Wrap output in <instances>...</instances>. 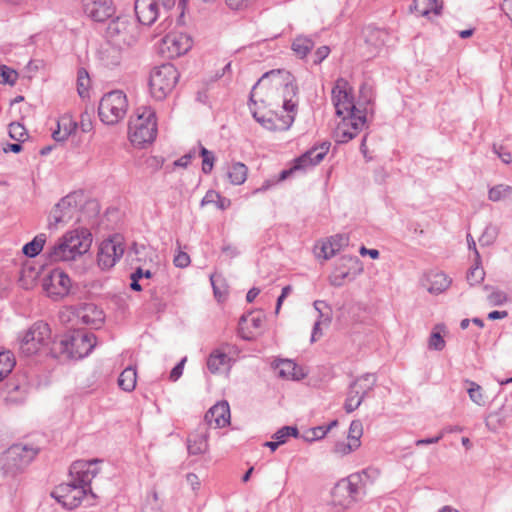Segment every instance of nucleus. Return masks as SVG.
<instances>
[{"instance_id": "7ed1b4c3", "label": "nucleus", "mask_w": 512, "mask_h": 512, "mask_svg": "<svg viewBox=\"0 0 512 512\" xmlns=\"http://www.w3.org/2000/svg\"><path fill=\"white\" fill-rule=\"evenodd\" d=\"M266 81H271V83L276 87L283 88V110L287 112V114L296 115L298 100H294L297 98L299 89L298 85L295 82V77L287 70L284 69H275L270 70L262 75V77L257 81V83L253 86L252 91L250 93L249 105L256 104L254 100V92L257 87Z\"/></svg>"}, {"instance_id": "dca6fc26", "label": "nucleus", "mask_w": 512, "mask_h": 512, "mask_svg": "<svg viewBox=\"0 0 512 512\" xmlns=\"http://www.w3.org/2000/svg\"><path fill=\"white\" fill-rule=\"evenodd\" d=\"M330 146L329 141L313 145L309 150L294 159V169L306 170L308 167L318 165L327 155Z\"/></svg>"}, {"instance_id": "a878e982", "label": "nucleus", "mask_w": 512, "mask_h": 512, "mask_svg": "<svg viewBox=\"0 0 512 512\" xmlns=\"http://www.w3.org/2000/svg\"><path fill=\"white\" fill-rule=\"evenodd\" d=\"M342 122L344 126H348L358 134L366 123V113L365 111L356 108L342 116Z\"/></svg>"}, {"instance_id": "f257e3e1", "label": "nucleus", "mask_w": 512, "mask_h": 512, "mask_svg": "<svg viewBox=\"0 0 512 512\" xmlns=\"http://www.w3.org/2000/svg\"><path fill=\"white\" fill-rule=\"evenodd\" d=\"M92 234L86 228H79L65 233L49 247L45 253L49 262L72 261L90 249Z\"/></svg>"}, {"instance_id": "393cba45", "label": "nucleus", "mask_w": 512, "mask_h": 512, "mask_svg": "<svg viewBox=\"0 0 512 512\" xmlns=\"http://www.w3.org/2000/svg\"><path fill=\"white\" fill-rule=\"evenodd\" d=\"M411 10L419 12L421 16H428L430 13L440 15L443 9V1L439 0H413Z\"/></svg>"}, {"instance_id": "4c0bfd02", "label": "nucleus", "mask_w": 512, "mask_h": 512, "mask_svg": "<svg viewBox=\"0 0 512 512\" xmlns=\"http://www.w3.org/2000/svg\"><path fill=\"white\" fill-rule=\"evenodd\" d=\"M337 267H341V269L344 270L351 269L354 275H358L363 271L362 265L357 256H342L338 260Z\"/></svg>"}, {"instance_id": "bb28decb", "label": "nucleus", "mask_w": 512, "mask_h": 512, "mask_svg": "<svg viewBox=\"0 0 512 512\" xmlns=\"http://www.w3.org/2000/svg\"><path fill=\"white\" fill-rule=\"evenodd\" d=\"M358 381H353L349 385L347 398L344 403L346 413L354 412L363 402V396L360 395V390L357 389Z\"/></svg>"}, {"instance_id": "680f3d73", "label": "nucleus", "mask_w": 512, "mask_h": 512, "mask_svg": "<svg viewBox=\"0 0 512 512\" xmlns=\"http://www.w3.org/2000/svg\"><path fill=\"white\" fill-rule=\"evenodd\" d=\"M174 264L176 267L185 268L190 263V256L186 252L179 251L177 255H175Z\"/></svg>"}, {"instance_id": "a211bd4d", "label": "nucleus", "mask_w": 512, "mask_h": 512, "mask_svg": "<svg viewBox=\"0 0 512 512\" xmlns=\"http://www.w3.org/2000/svg\"><path fill=\"white\" fill-rule=\"evenodd\" d=\"M205 425L214 429L225 427L230 423V407L227 401L213 405L204 416Z\"/></svg>"}, {"instance_id": "6ab92c4d", "label": "nucleus", "mask_w": 512, "mask_h": 512, "mask_svg": "<svg viewBox=\"0 0 512 512\" xmlns=\"http://www.w3.org/2000/svg\"><path fill=\"white\" fill-rule=\"evenodd\" d=\"M134 10L138 22L146 26L152 25L159 15V5L156 0H136Z\"/></svg>"}, {"instance_id": "13d9d810", "label": "nucleus", "mask_w": 512, "mask_h": 512, "mask_svg": "<svg viewBox=\"0 0 512 512\" xmlns=\"http://www.w3.org/2000/svg\"><path fill=\"white\" fill-rule=\"evenodd\" d=\"M488 301L492 306H501L507 301V295L503 291L495 290L488 295Z\"/></svg>"}, {"instance_id": "4468645a", "label": "nucleus", "mask_w": 512, "mask_h": 512, "mask_svg": "<svg viewBox=\"0 0 512 512\" xmlns=\"http://www.w3.org/2000/svg\"><path fill=\"white\" fill-rule=\"evenodd\" d=\"M76 193H70L63 197L52 209L49 225L68 223L78 208Z\"/></svg>"}, {"instance_id": "39448f33", "label": "nucleus", "mask_w": 512, "mask_h": 512, "mask_svg": "<svg viewBox=\"0 0 512 512\" xmlns=\"http://www.w3.org/2000/svg\"><path fill=\"white\" fill-rule=\"evenodd\" d=\"M138 109V111H140ZM157 135L155 112L150 107H142V112L129 123V138L133 145L144 147L152 143Z\"/></svg>"}, {"instance_id": "72a5a7b5", "label": "nucleus", "mask_w": 512, "mask_h": 512, "mask_svg": "<svg viewBox=\"0 0 512 512\" xmlns=\"http://www.w3.org/2000/svg\"><path fill=\"white\" fill-rule=\"evenodd\" d=\"M314 47V41L306 36H298L292 42V50L300 58H304Z\"/></svg>"}, {"instance_id": "412c9836", "label": "nucleus", "mask_w": 512, "mask_h": 512, "mask_svg": "<svg viewBox=\"0 0 512 512\" xmlns=\"http://www.w3.org/2000/svg\"><path fill=\"white\" fill-rule=\"evenodd\" d=\"M164 44L167 45L171 57L181 56L187 53L192 47V39L185 34H169L164 38Z\"/></svg>"}, {"instance_id": "4be33fe9", "label": "nucleus", "mask_w": 512, "mask_h": 512, "mask_svg": "<svg viewBox=\"0 0 512 512\" xmlns=\"http://www.w3.org/2000/svg\"><path fill=\"white\" fill-rule=\"evenodd\" d=\"M257 122L271 131H286L292 126L294 122V114H286L281 116L276 114V120L272 117L267 118L265 116H261V118H257Z\"/></svg>"}, {"instance_id": "9d476101", "label": "nucleus", "mask_w": 512, "mask_h": 512, "mask_svg": "<svg viewBox=\"0 0 512 512\" xmlns=\"http://www.w3.org/2000/svg\"><path fill=\"white\" fill-rule=\"evenodd\" d=\"M125 251L124 238L121 234H113L103 240L99 246L97 262L102 270L112 268L123 256Z\"/></svg>"}, {"instance_id": "423d86ee", "label": "nucleus", "mask_w": 512, "mask_h": 512, "mask_svg": "<svg viewBox=\"0 0 512 512\" xmlns=\"http://www.w3.org/2000/svg\"><path fill=\"white\" fill-rule=\"evenodd\" d=\"M179 77L178 70L171 63L154 67L149 78L152 96L157 100H163L173 90Z\"/></svg>"}, {"instance_id": "c03bdc74", "label": "nucleus", "mask_w": 512, "mask_h": 512, "mask_svg": "<svg viewBox=\"0 0 512 512\" xmlns=\"http://www.w3.org/2000/svg\"><path fill=\"white\" fill-rule=\"evenodd\" d=\"M58 128H61L64 136H70L77 130L78 123L69 115H64L57 121Z\"/></svg>"}, {"instance_id": "0e129e2a", "label": "nucleus", "mask_w": 512, "mask_h": 512, "mask_svg": "<svg viewBox=\"0 0 512 512\" xmlns=\"http://www.w3.org/2000/svg\"><path fill=\"white\" fill-rule=\"evenodd\" d=\"M59 503L68 510H73L80 505V502H77L75 496H72L71 493L64 496Z\"/></svg>"}, {"instance_id": "e433bc0d", "label": "nucleus", "mask_w": 512, "mask_h": 512, "mask_svg": "<svg viewBox=\"0 0 512 512\" xmlns=\"http://www.w3.org/2000/svg\"><path fill=\"white\" fill-rule=\"evenodd\" d=\"M15 366V359L10 351L0 352V381L11 373Z\"/></svg>"}, {"instance_id": "ddd939ff", "label": "nucleus", "mask_w": 512, "mask_h": 512, "mask_svg": "<svg viewBox=\"0 0 512 512\" xmlns=\"http://www.w3.org/2000/svg\"><path fill=\"white\" fill-rule=\"evenodd\" d=\"M82 9L85 15L95 22H105L116 12L112 0H82Z\"/></svg>"}, {"instance_id": "cd10ccee", "label": "nucleus", "mask_w": 512, "mask_h": 512, "mask_svg": "<svg viewBox=\"0 0 512 512\" xmlns=\"http://www.w3.org/2000/svg\"><path fill=\"white\" fill-rule=\"evenodd\" d=\"M70 493L72 496H75L76 501L86 502V506H92L95 504L96 495L93 493L92 489H86L82 485H77L75 481L71 480Z\"/></svg>"}, {"instance_id": "c756f323", "label": "nucleus", "mask_w": 512, "mask_h": 512, "mask_svg": "<svg viewBox=\"0 0 512 512\" xmlns=\"http://www.w3.org/2000/svg\"><path fill=\"white\" fill-rule=\"evenodd\" d=\"M136 381L137 371L133 366L125 368L118 377L119 387L126 392H131L135 389Z\"/></svg>"}, {"instance_id": "ea45409f", "label": "nucleus", "mask_w": 512, "mask_h": 512, "mask_svg": "<svg viewBox=\"0 0 512 512\" xmlns=\"http://www.w3.org/2000/svg\"><path fill=\"white\" fill-rule=\"evenodd\" d=\"M199 155L202 158V172L210 174L216 160L214 153L199 143Z\"/></svg>"}, {"instance_id": "e2e57ef3", "label": "nucleus", "mask_w": 512, "mask_h": 512, "mask_svg": "<svg viewBox=\"0 0 512 512\" xmlns=\"http://www.w3.org/2000/svg\"><path fill=\"white\" fill-rule=\"evenodd\" d=\"M195 156H196V151H195V149H192L187 154H185L182 157H180L179 159H177L174 162V165L177 167L186 168Z\"/></svg>"}, {"instance_id": "9b49d317", "label": "nucleus", "mask_w": 512, "mask_h": 512, "mask_svg": "<svg viewBox=\"0 0 512 512\" xmlns=\"http://www.w3.org/2000/svg\"><path fill=\"white\" fill-rule=\"evenodd\" d=\"M42 286L48 297L58 301L69 294L71 279L63 270L56 268L43 279Z\"/></svg>"}, {"instance_id": "5fc2aeb1", "label": "nucleus", "mask_w": 512, "mask_h": 512, "mask_svg": "<svg viewBox=\"0 0 512 512\" xmlns=\"http://www.w3.org/2000/svg\"><path fill=\"white\" fill-rule=\"evenodd\" d=\"M328 242L329 248H333L334 252L337 253L343 246L348 245L349 238L346 235L337 234L332 236Z\"/></svg>"}, {"instance_id": "864d4df0", "label": "nucleus", "mask_w": 512, "mask_h": 512, "mask_svg": "<svg viewBox=\"0 0 512 512\" xmlns=\"http://www.w3.org/2000/svg\"><path fill=\"white\" fill-rule=\"evenodd\" d=\"M327 433H325L323 426H316L311 429H309L305 435L302 436L304 441L306 442H313L316 440H320L326 436Z\"/></svg>"}, {"instance_id": "b1692460", "label": "nucleus", "mask_w": 512, "mask_h": 512, "mask_svg": "<svg viewBox=\"0 0 512 512\" xmlns=\"http://www.w3.org/2000/svg\"><path fill=\"white\" fill-rule=\"evenodd\" d=\"M208 434L206 431H201L191 434L187 439V449L190 455H200L208 449Z\"/></svg>"}, {"instance_id": "49530a36", "label": "nucleus", "mask_w": 512, "mask_h": 512, "mask_svg": "<svg viewBox=\"0 0 512 512\" xmlns=\"http://www.w3.org/2000/svg\"><path fill=\"white\" fill-rule=\"evenodd\" d=\"M498 236V229L493 225L486 226L478 241L482 247L492 245Z\"/></svg>"}, {"instance_id": "f3484780", "label": "nucleus", "mask_w": 512, "mask_h": 512, "mask_svg": "<svg viewBox=\"0 0 512 512\" xmlns=\"http://www.w3.org/2000/svg\"><path fill=\"white\" fill-rule=\"evenodd\" d=\"M347 84V81L340 78L332 89V102L335 106L336 115L339 117L357 108L351 93L346 89Z\"/></svg>"}, {"instance_id": "bf43d9fd", "label": "nucleus", "mask_w": 512, "mask_h": 512, "mask_svg": "<svg viewBox=\"0 0 512 512\" xmlns=\"http://www.w3.org/2000/svg\"><path fill=\"white\" fill-rule=\"evenodd\" d=\"M493 152L505 163L509 164L512 161V155L502 145H493Z\"/></svg>"}, {"instance_id": "338daca9", "label": "nucleus", "mask_w": 512, "mask_h": 512, "mask_svg": "<svg viewBox=\"0 0 512 512\" xmlns=\"http://www.w3.org/2000/svg\"><path fill=\"white\" fill-rule=\"evenodd\" d=\"M217 198H220V194L214 190H208L206 195L201 200L200 205L203 207L208 204L215 203L217 201Z\"/></svg>"}, {"instance_id": "052dcab7", "label": "nucleus", "mask_w": 512, "mask_h": 512, "mask_svg": "<svg viewBox=\"0 0 512 512\" xmlns=\"http://www.w3.org/2000/svg\"><path fill=\"white\" fill-rule=\"evenodd\" d=\"M186 362V357H184L180 362H178L170 371L169 379L171 381H177L181 375L183 374L184 364Z\"/></svg>"}, {"instance_id": "09e8293b", "label": "nucleus", "mask_w": 512, "mask_h": 512, "mask_svg": "<svg viewBox=\"0 0 512 512\" xmlns=\"http://www.w3.org/2000/svg\"><path fill=\"white\" fill-rule=\"evenodd\" d=\"M512 187L508 185H496L489 190L488 196L491 201H499L510 195Z\"/></svg>"}, {"instance_id": "58836bf2", "label": "nucleus", "mask_w": 512, "mask_h": 512, "mask_svg": "<svg viewBox=\"0 0 512 512\" xmlns=\"http://www.w3.org/2000/svg\"><path fill=\"white\" fill-rule=\"evenodd\" d=\"M354 381H358L357 389L360 390L359 396H363L364 400L368 392L374 388L376 384V376L374 374L366 373Z\"/></svg>"}, {"instance_id": "5701e85b", "label": "nucleus", "mask_w": 512, "mask_h": 512, "mask_svg": "<svg viewBox=\"0 0 512 512\" xmlns=\"http://www.w3.org/2000/svg\"><path fill=\"white\" fill-rule=\"evenodd\" d=\"M279 369V376L282 378L301 380L306 377V372L303 368L298 366L294 361L290 359H281L276 364Z\"/></svg>"}, {"instance_id": "2eb2a0df", "label": "nucleus", "mask_w": 512, "mask_h": 512, "mask_svg": "<svg viewBox=\"0 0 512 512\" xmlns=\"http://www.w3.org/2000/svg\"><path fill=\"white\" fill-rule=\"evenodd\" d=\"M98 460L84 461L78 460L70 466L71 480L75 481L77 485H82L86 489H91L90 485L92 480L98 474L96 463Z\"/></svg>"}, {"instance_id": "79ce46f5", "label": "nucleus", "mask_w": 512, "mask_h": 512, "mask_svg": "<svg viewBox=\"0 0 512 512\" xmlns=\"http://www.w3.org/2000/svg\"><path fill=\"white\" fill-rule=\"evenodd\" d=\"M466 383L469 385V387L467 388V392L471 401L479 406L484 405L485 400L482 393V387L476 382L470 380H466Z\"/></svg>"}, {"instance_id": "774afa93", "label": "nucleus", "mask_w": 512, "mask_h": 512, "mask_svg": "<svg viewBox=\"0 0 512 512\" xmlns=\"http://www.w3.org/2000/svg\"><path fill=\"white\" fill-rule=\"evenodd\" d=\"M336 253L333 248H329V242L322 243L320 252L317 254L318 257H323L324 260L332 258Z\"/></svg>"}, {"instance_id": "de8ad7c7", "label": "nucleus", "mask_w": 512, "mask_h": 512, "mask_svg": "<svg viewBox=\"0 0 512 512\" xmlns=\"http://www.w3.org/2000/svg\"><path fill=\"white\" fill-rule=\"evenodd\" d=\"M356 132L350 129L348 126H344L341 122L336 129V142L338 144L347 143L356 137Z\"/></svg>"}, {"instance_id": "c9c22d12", "label": "nucleus", "mask_w": 512, "mask_h": 512, "mask_svg": "<svg viewBox=\"0 0 512 512\" xmlns=\"http://www.w3.org/2000/svg\"><path fill=\"white\" fill-rule=\"evenodd\" d=\"M357 275H354L351 269H341V267H336L334 272L329 277V282L334 287H341L345 280H353Z\"/></svg>"}, {"instance_id": "f8f14e48", "label": "nucleus", "mask_w": 512, "mask_h": 512, "mask_svg": "<svg viewBox=\"0 0 512 512\" xmlns=\"http://www.w3.org/2000/svg\"><path fill=\"white\" fill-rule=\"evenodd\" d=\"M360 480L359 474H351L346 479L340 480L332 489L333 501L343 507H348L356 501L359 493L358 482Z\"/></svg>"}, {"instance_id": "473e14b6", "label": "nucleus", "mask_w": 512, "mask_h": 512, "mask_svg": "<svg viewBox=\"0 0 512 512\" xmlns=\"http://www.w3.org/2000/svg\"><path fill=\"white\" fill-rule=\"evenodd\" d=\"M229 360L230 358L225 352L216 349L211 352L207 359V368L211 373L215 374L219 372L220 367L225 365Z\"/></svg>"}, {"instance_id": "2f4dec72", "label": "nucleus", "mask_w": 512, "mask_h": 512, "mask_svg": "<svg viewBox=\"0 0 512 512\" xmlns=\"http://www.w3.org/2000/svg\"><path fill=\"white\" fill-rule=\"evenodd\" d=\"M46 235L44 233H40L36 235L30 242L26 243L22 252L25 256L29 258H34L38 256L46 243Z\"/></svg>"}, {"instance_id": "37998d69", "label": "nucleus", "mask_w": 512, "mask_h": 512, "mask_svg": "<svg viewBox=\"0 0 512 512\" xmlns=\"http://www.w3.org/2000/svg\"><path fill=\"white\" fill-rule=\"evenodd\" d=\"M90 85V77L84 68L79 69L77 76V91L81 98L88 95V88Z\"/></svg>"}, {"instance_id": "4d7b16f0", "label": "nucleus", "mask_w": 512, "mask_h": 512, "mask_svg": "<svg viewBox=\"0 0 512 512\" xmlns=\"http://www.w3.org/2000/svg\"><path fill=\"white\" fill-rule=\"evenodd\" d=\"M71 481L69 483H62L54 488L51 492V497L54 498L58 503L64 496L70 493Z\"/></svg>"}, {"instance_id": "603ef678", "label": "nucleus", "mask_w": 512, "mask_h": 512, "mask_svg": "<svg viewBox=\"0 0 512 512\" xmlns=\"http://www.w3.org/2000/svg\"><path fill=\"white\" fill-rule=\"evenodd\" d=\"M358 448H359L358 444H354L353 442H351L349 440H348V442L339 441L335 444L333 452L336 454H339L341 456H344V455H347V454L355 451Z\"/></svg>"}, {"instance_id": "0eeeda50", "label": "nucleus", "mask_w": 512, "mask_h": 512, "mask_svg": "<svg viewBox=\"0 0 512 512\" xmlns=\"http://www.w3.org/2000/svg\"><path fill=\"white\" fill-rule=\"evenodd\" d=\"M127 107V98L122 91H110L101 98L98 115L103 123L114 125L125 116Z\"/></svg>"}, {"instance_id": "f03ea898", "label": "nucleus", "mask_w": 512, "mask_h": 512, "mask_svg": "<svg viewBox=\"0 0 512 512\" xmlns=\"http://www.w3.org/2000/svg\"><path fill=\"white\" fill-rule=\"evenodd\" d=\"M96 336L84 330H72L60 339H54L50 347V355L59 358L66 355L68 358H83L95 346Z\"/></svg>"}, {"instance_id": "6e6d98bb", "label": "nucleus", "mask_w": 512, "mask_h": 512, "mask_svg": "<svg viewBox=\"0 0 512 512\" xmlns=\"http://www.w3.org/2000/svg\"><path fill=\"white\" fill-rule=\"evenodd\" d=\"M445 347V340L439 332L433 331L429 337V348L441 351Z\"/></svg>"}, {"instance_id": "1a4fd4ad", "label": "nucleus", "mask_w": 512, "mask_h": 512, "mask_svg": "<svg viewBox=\"0 0 512 512\" xmlns=\"http://www.w3.org/2000/svg\"><path fill=\"white\" fill-rule=\"evenodd\" d=\"M106 36L117 45L132 46L138 38V27L129 17L117 16L108 24Z\"/></svg>"}, {"instance_id": "7c9ffc66", "label": "nucleus", "mask_w": 512, "mask_h": 512, "mask_svg": "<svg viewBox=\"0 0 512 512\" xmlns=\"http://www.w3.org/2000/svg\"><path fill=\"white\" fill-rule=\"evenodd\" d=\"M100 55L103 64L110 68L118 66L122 59L119 45H111L104 48Z\"/></svg>"}, {"instance_id": "3c124183", "label": "nucleus", "mask_w": 512, "mask_h": 512, "mask_svg": "<svg viewBox=\"0 0 512 512\" xmlns=\"http://www.w3.org/2000/svg\"><path fill=\"white\" fill-rule=\"evenodd\" d=\"M9 136L18 142H24L25 137L28 136L27 130L19 122H12L9 125Z\"/></svg>"}, {"instance_id": "a19ab883", "label": "nucleus", "mask_w": 512, "mask_h": 512, "mask_svg": "<svg viewBox=\"0 0 512 512\" xmlns=\"http://www.w3.org/2000/svg\"><path fill=\"white\" fill-rule=\"evenodd\" d=\"M485 272L484 269L481 267V258H479V261L477 259H474L473 266L469 269L467 272V281L470 285L479 284L484 280Z\"/></svg>"}, {"instance_id": "a18cd8bd", "label": "nucleus", "mask_w": 512, "mask_h": 512, "mask_svg": "<svg viewBox=\"0 0 512 512\" xmlns=\"http://www.w3.org/2000/svg\"><path fill=\"white\" fill-rule=\"evenodd\" d=\"M363 435V424L360 420H353L348 431V440L360 447V438Z\"/></svg>"}, {"instance_id": "20e7f679", "label": "nucleus", "mask_w": 512, "mask_h": 512, "mask_svg": "<svg viewBox=\"0 0 512 512\" xmlns=\"http://www.w3.org/2000/svg\"><path fill=\"white\" fill-rule=\"evenodd\" d=\"M37 453L38 449L27 445H12L0 456V472L4 477L14 478L28 467Z\"/></svg>"}, {"instance_id": "6e6552de", "label": "nucleus", "mask_w": 512, "mask_h": 512, "mask_svg": "<svg viewBox=\"0 0 512 512\" xmlns=\"http://www.w3.org/2000/svg\"><path fill=\"white\" fill-rule=\"evenodd\" d=\"M51 341V329L44 321L35 322L20 340L19 351L25 357L36 354L41 346H46Z\"/></svg>"}, {"instance_id": "69168bd1", "label": "nucleus", "mask_w": 512, "mask_h": 512, "mask_svg": "<svg viewBox=\"0 0 512 512\" xmlns=\"http://www.w3.org/2000/svg\"><path fill=\"white\" fill-rule=\"evenodd\" d=\"M330 53V48L326 45L320 46L314 54V64H320Z\"/></svg>"}, {"instance_id": "f704fd0d", "label": "nucleus", "mask_w": 512, "mask_h": 512, "mask_svg": "<svg viewBox=\"0 0 512 512\" xmlns=\"http://www.w3.org/2000/svg\"><path fill=\"white\" fill-rule=\"evenodd\" d=\"M430 283L429 292L439 294L450 286L451 280L448 279L446 274L439 272L432 275Z\"/></svg>"}, {"instance_id": "8fccbe9b", "label": "nucleus", "mask_w": 512, "mask_h": 512, "mask_svg": "<svg viewBox=\"0 0 512 512\" xmlns=\"http://www.w3.org/2000/svg\"><path fill=\"white\" fill-rule=\"evenodd\" d=\"M18 79L16 70L9 68L6 65L0 66V83L13 86Z\"/></svg>"}, {"instance_id": "c85d7f7f", "label": "nucleus", "mask_w": 512, "mask_h": 512, "mask_svg": "<svg viewBox=\"0 0 512 512\" xmlns=\"http://www.w3.org/2000/svg\"><path fill=\"white\" fill-rule=\"evenodd\" d=\"M248 168L242 162H233L228 168L227 177L231 184L241 185L247 179Z\"/></svg>"}, {"instance_id": "aec40b11", "label": "nucleus", "mask_w": 512, "mask_h": 512, "mask_svg": "<svg viewBox=\"0 0 512 512\" xmlns=\"http://www.w3.org/2000/svg\"><path fill=\"white\" fill-rule=\"evenodd\" d=\"M74 314L85 325L98 328L104 322V313L93 303H83L75 309Z\"/></svg>"}]
</instances>
